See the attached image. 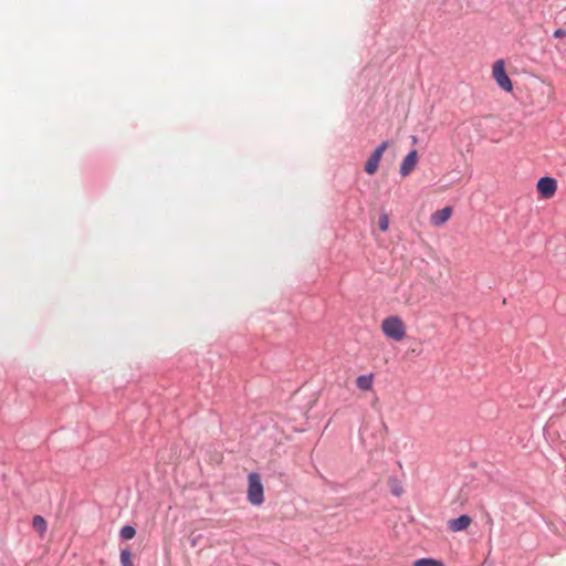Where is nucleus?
Instances as JSON below:
<instances>
[{
	"mask_svg": "<svg viewBox=\"0 0 566 566\" xmlns=\"http://www.w3.org/2000/svg\"><path fill=\"white\" fill-rule=\"evenodd\" d=\"M406 324L397 315L388 316L381 322V332L392 340H402L406 336Z\"/></svg>",
	"mask_w": 566,
	"mask_h": 566,
	"instance_id": "obj_1",
	"label": "nucleus"
},
{
	"mask_svg": "<svg viewBox=\"0 0 566 566\" xmlns=\"http://www.w3.org/2000/svg\"><path fill=\"white\" fill-rule=\"evenodd\" d=\"M247 497L252 505H261L264 502L263 484L256 472H251L248 475Z\"/></svg>",
	"mask_w": 566,
	"mask_h": 566,
	"instance_id": "obj_2",
	"label": "nucleus"
},
{
	"mask_svg": "<svg viewBox=\"0 0 566 566\" xmlns=\"http://www.w3.org/2000/svg\"><path fill=\"white\" fill-rule=\"evenodd\" d=\"M492 76L496 84L505 92L513 91V85L505 71V63L503 60H497L492 66Z\"/></svg>",
	"mask_w": 566,
	"mask_h": 566,
	"instance_id": "obj_3",
	"label": "nucleus"
},
{
	"mask_svg": "<svg viewBox=\"0 0 566 566\" xmlns=\"http://www.w3.org/2000/svg\"><path fill=\"white\" fill-rule=\"evenodd\" d=\"M389 147V143L387 140L382 142L370 155L365 164V171L368 175H374L378 170L379 163L386 149Z\"/></svg>",
	"mask_w": 566,
	"mask_h": 566,
	"instance_id": "obj_4",
	"label": "nucleus"
},
{
	"mask_svg": "<svg viewBox=\"0 0 566 566\" xmlns=\"http://www.w3.org/2000/svg\"><path fill=\"white\" fill-rule=\"evenodd\" d=\"M536 188L544 198H552L557 190V182L551 177H543L537 181Z\"/></svg>",
	"mask_w": 566,
	"mask_h": 566,
	"instance_id": "obj_5",
	"label": "nucleus"
},
{
	"mask_svg": "<svg viewBox=\"0 0 566 566\" xmlns=\"http://www.w3.org/2000/svg\"><path fill=\"white\" fill-rule=\"evenodd\" d=\"M451 216H452V208L444 207L443 209L434 211L430 216V223L433 227H441L451 218Z\"/></svg>",
	"mask_w": 566,
	"mask_h": 566,
	"instance_id": "obj_6",
	"label": "nucleus"
},
{
	"mask_svg": "<svg viewBox=\"0 0 566 566\" xmlns=\"http://www.w3.org/2000/svg\"><path fill=\"white\" fill-rule=\"evenodd\" d=\"M418 160L417 150H411L402 160L400 166V174L408 176L416 167Z\"/></svg>",
	"mask_w": 566,
	"mask_h": 566,
	"instance_id": "obj_7",
	"label": "nucleus"
},
{
	"mask_svg": "<svg viewBox=\"0 0 566 566\" xmlns=\"http://www.w3.org/2000/svg\"><path fill=\"white\" fill-rule=\"evenodd\" d=\"M471 523L472 518L469 515H461L458 518L450 520L448 525L451 531L460 532L467 530Z\"/></svg>",
	"mask_w": 566,
	"mask_h": 566,
	"instance_id": "obj_8",
	"label": "nucleus"
},
{
	"mask_svg": "<svg viewBox=\"0 0 566 566\" xmlns=\"http://www.w3.org/2000/svg\"><path fill=\"white\" fill-rule=\"evenodd\" d=\"M373 385H374V375L373 374L361 375V376L357 377V379H356L357 388L363 391H370L373 389Z\"/></svg>",
	"mask_w": 566,
	"mask_h": 566,
	"instance_id": "obj_9",
	"label": "nucleus"
},
{
	"mask_svg": "<svg viewBox=\"0 0 566 566\" xmlns=\"http://www.w3.org/2000/svg\"><path fill=\"white\" fill-rule=\"evenodd\" d=\"M32 526L41 534L43 535L46 531V522L45 520L40 516L35 515L32 520Z\"/></svg>",
	"mask_w": 566,
	"mask_h": 566,
	"instance_id": "obj_10",
	"label": "nucleus"
},
{
	"mask_svg": "<svg viewBox=\"0 0 566 566\" xmlns=\"http://www.w3.org/2000/svg\"><path fill=\"white\" fill-rule=\"evenodd\" d=\"M412 566H442V563L431 558H421L416 560Z\"/></svg>",
	"mask_w": 566,
	"mask_h": 566,
	"instance_id": "obj_11",
	"label": "nucleus"
},
{
	"mask_svg": "<svg viewBox=\"0 0 566 566\" xmlns=\"http://www.w3.org/2000/svg\"><path fill=\"white\" fill-rule=\"evenodd\" d=\"M136 534V531L133 526L126 525L120 530V537L124 539H132Z\"/></svg>",
	"mask_w": 566,
	"mask_h": 566,
	"instance_id": "obj_12",
	"label": "nucleus"
},
{
	"mask_svg": "<svg viewBox=\"0 0 566 566\" xmlns=\"http://www.w3.org/2000/svg\"><path fill=\"white\" fill-rule=\"evenodd\" d=\"M379 229L382 231V232H386L389 228V218L387 214H381L379 217Z\"/></svg>",
	"mask_w": 566,
	"mask_h": 566,
	"instance_id": "obj_13",
	"label": "nucleus"
},
{
	"mask_svg": "<svg viewBox=\"0 0 566 566\" xmlns=\"http://www.w3.org/2000/svg\"><path fill=\"white\" fill-rule=\"evenodd\" d=\"M120 560L124 566H128L130 564V553L128 551H123L120 554Z\"/></svg>",
	"mask_w": 566,
	"mask_h": 566,
	"instance_id": "obj_14",
	"label": "nucleus"
},
{
	"mask_svg": "<svg viewBox=\"0 0 566 566\" xmlns=\"http://www.w3.org/2000/svg\"><path fill=\"white\" fill-rule=\"evenodd\" d=\"M554 36L557 39L566 38V31L564 29H557L554 32Z\"/></svg>",
	"mask_w": 566,
	"mask_h": 566,
	"instance_id": "obj_15",
	"label": "nucleus"
},
{
	"mask_svg": "<svg viewBox=\"0 0 566 566\" xmlns=\"http://www.w3.org/2000/svg\"><path fill=\"white\" fill-rule=\"evenodd\" d=\"M392 493H394L395 495H400L401 490H400V489H395V490L392 491Z\"/></svg>",
	"mask_w": 566,
	"mask_h": 566,
	"instance_id": "obj_16",
	"label": "nucleus"
}]
</instances>
